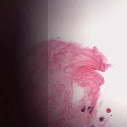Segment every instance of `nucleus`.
<instances>
[{"instance_id":"nucleus-3","label":"nucleus","mask_w":127,"mask_h":127,"mask_svg":"<svg viewBox=\"0 0 127 127\" xmlns=\"http://www.w3.org/2000/svg\"><path fill=\"white\" fill-rule=\"evenodd\" d=\"M90 108V106H89V107H88V109H89Z\"/></svg>"},{"instance_id":"nucleus-4","label":"nucleus","mask_w":127,"mask_h":127,"mask_svg":"<svg viewBox=\"0 0 127 127\" xmlns=\"http://www.w3.org/2000/svg\"><path fill=\"white\" fill-rule=\"evenodd\" d=\"M91 112H92V111H90V112H89V113H91Z\"/></svg>"},{"instance_id":"nucleus-2","label":"nucleus","mask_w":127,"mask_h":127,"mask_svg":"<svg viewBox=\"0 0 127 127\" xmlns=\"http://www.w3.org/2000/svg\"><path fill=\"white\" fill-rule=\"evenodd\" d=\"M100 121H101V122H102V121H103V119H102V118L101 117L100 118Z\"/></svg>"},{"instance_id":"nucleus-5","label":"nucleus","mask_w":127,"mask_h":127,"mask_svg":"<svg viewBox=\"0 0 127 127\" xmlns=\"http://www.w3.org/2000/svg\"><path fill=\"white\" fill-rule=\"evenodd\" d=\"M92 127H94V125H93L92 126Z\"/></svg>"},{"instance_id":"nucleus-1","label":"nucleus","mask_w":127,"mask_h":127,"mask_svg":"<svg viewBox=\"0 0 127 127\" xmlns=\"http://www.w3.org/2000/svg\"><path fill=\"white\" fill-rule=\"evenodd\" d=\"M85 110V109L84 108H83L81 110V111L82 112H84Z\"/></svg>"}]
</instances>
